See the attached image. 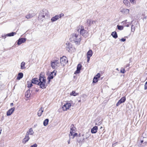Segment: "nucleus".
I'll return each mask as SVG.
<instances>
[{
	"label": "nucleus",
	"instance_id": "29",
	"mask_svg": "<svg viewBox=\"0 0 147 147\" xmlns=\"http://www.w3.org/2000/svg\"><path fill=\"white\" fill-rule=\"evenodd\" d=\"M30 90H28L25 93V96L27 98H29L30 96Z\"/></svg>",
	"mask_w": 147,
	"mask_h": 147
},
{
	"label": "nucleus",
	"instance_id": "27",
	"mask_svg": "<svg viewBox=\"0 0 147 147\" xmlns=\"http://www.w3.org/2000/svg\"><path fill=\"white\" fill-rule=\"evenodd\" d=\"M92 55V52L91 50H89L87 53V57H91Z\"/></svg>",
	"mask_w": 147,
	"mask_h": 147
},
{
	"label": "nucleus",
	"instance_id": "42",
	"mask_svg": "<svg viewBox=\"0 0 147 147\" xmlns=\"http://www.w3.org/2000/svg\"><path fill=\"white\" fill-rule=\"evenodd\" d=\"M37 144H35L34 145L31 146L30 147H37Z\"/></svg>",
	"mask_w": 147,
	"mask_h": 147
},
{
	"label": "nucleus",
	"instance_id": "25",
	"mask_svg": "<svg viewBox=\"0 0 147 147\" xmlns=\"http://www.w3.org/2000/svg\"><path fill=\"white\" fill-rule=\"evenodd\" d=\"M43 112V109L42 107H41L40 109L37 113V115L38 116H40L41 115L42 113Z\"/></svg>",
	"mask_w": 147,
	"mask_h": 147
},
{
	"label": "nucleus",
	"instance_id": "9",
	"mask_svg": "<svg viewBox=\"0 0 147 147\" xmlns=\"http://www.w3.org/2000/svg\"><path fill=\"white\" fill-rule=\"evenodd\" d=\"M129 9L125 8L120 9V12L124 15H127L129 13Z\"/></svg>",
	"mask_w": 147,
	"mask_h": 147
},
{
	"label": "nucleus",
	"instance_id": "24",
	"mask_svg": "<svg viewBox=\"0 0 147 147\" xmlns=\"http://www.w3.org/2000/svg\"><path fill=\"white\" fill-rule=\"evenodd\" d=\"M59 19L58 18V15H56L55 16L53 17L51 19L52 22H53Z\"/></svg>",
	"mask_w": 147,
	"mask_h": 147
},
{
	"label": "nucleus",
	"instance_id": "31",
	"mask_svg": "<svg viewBox=\"0 0 147 147\" xmlns=\"http://www.w3.org/2000/svg\"><path fill=\"white\" fill-rule=\"evenodd\" d=\"M25 63L24 62H22L21 63V69H25Z\"/></svg>",
	"mask_w": 147,
	"mask_h": 147
},
{
	"label": "nucleus",
	"instance_id": "47",
	"mask_svg": "<svg viewBox=\"0 0 147 147\" xmlns=\"http://www.w3.org/2000/svg\"><path fill=\"white\" fill-rule=\"evenodd\" d=\"M10 105L11 107H12L13 106V103H11Z\"/></svg>",
	"mask_w": 147,
	"mask_h": 147
},
{
	"label": "nucleus",
	"instance_id": "43",
	"mask_svg": "<svg viewBox=\"0 0 147 147\" xmlns=\"http://www.w3.org/2000/svg\"><path fill=\"white\" fill-rule=\"evenodd\" d=\"M126 39L124 38H122L120 40L122 42H124L125 40Z\"/></svg>",
	"mask_w": 147,
	"mask_h": 147
},
{
	"label": "nucleus",
	"instance_id": "12",
	"mask_svg": "<svg viewBox=\"0 0 147 147\" xmlns=\"http://www.w3.org/2000/svg\"><path fill=\"white\" fill-rule=\"evenodd\" d=\"M126 100V98L125 97H123L120 100H119L118 102L116 104V106H118L122 103L125 102Z\"/></svg>",
	"mask_w": 147,
	"mask_h": 147
},
{
	"label": "nucleus",
	"instance_id": "49",
	"mask_svg": "<svg viewBox=\"0 0 147 147\" xmlns=\"http://www.w3.org/2000/svg\"><path fill=\"white\" fill-rule=\"evenodd\" d=\"M129 66V64H127V65H126V67H128Z\"/></svg>",
	"mask_w": 147,
	"mask_h": 147
},
{
	"label": "nucleus",
	"instance_id": "8",
	"mask_svg": "<svg viewBox=\"0 0 147 147\" xmlns=\"http://www.w3.org/2000/svg\"><path fill=\"white\" fill-rule=\"evenodd\" d=\"M60 61L61 64L64 65L68 62V61L66 57L63 56L62 57H61Z\"/></svg>",
	"mask_w": 147,
	"mask_h": 147
},
{
	"label": "nucleus",
	"instance_id": "48",
	"mask_svg": "<svg viewBox=\"0 0 147 147\" xmlns=\"http://www.w3.org/2000/svg\"><path fill=\"white\" fill-rule=\"evenodd\" d=\"M70 140H69L68 141V144H70Z\"/></svg>",
	"mask_w": 147,
	"mask_h": 147
},
{
	"label": "nucleus",
	"instance_id": "14",
	"mask_svg": "<svg viewBox=\"0 0 147 147\" xmlns=\"http://www.w3.org/2000/svg\"><path fill=\"white\" fill-rule=\"evenodd\" d=\"M15 109V107H12L7 112V116L10 115L14 112Z\"/></svg>",
	"mask_w": 147,
	"mask_h": 147
},
{
	"label": "nucleus",
	"instance_id": "36",
	"mask_svg": "<svg viewBox=\"0 0 147 147\" xmlns=\"http://www.w3.org/2000/svg\"><path fill=\"white\" fill-rule=\"evenodd\" d=\"M28 87L30 88L32 86V83L30 82H28L27 83Z\"/></svg>",
	"mask_w": 147,
	"mask_h": 147
},
{
	"label": "nucleus",
	"instance_id": "32",
	"mask_svg": "<svg viewBox=\"0 0 147 147\" xmlns=\"http://www.w3.org/2000/svg\"><path fill=\"white\" fill-rule=\"evenodd\" d=\"M111 35L113 37H117V33L115 31L113 32L111 34Z\"/></svg>",
	"mask_w": 147,
	"mask_h": 147
},
{
	"label": "nucleus",
	"instance_id": "26",
	"mask_svg": "<svg viewBox=\"0 0 147 147\" xmlns=\"http://www.w3.org/2000/svg\"><path fill=\"white\" fill-rule=\"evenodd\" d=\"M124 4L127 7H129L130 5V3L127 0H124L123 1Z\"/></svg>",
	"mask_w": 147,
	"mask_h": 147
},
{
	"label": "nucleus",
	"instance_id": "15",
	"mask_svg": "<svg viewBox=\"0 0 147 147\" xmlns=\"http://www.w3.org/2000/svg\"><path fill=\"white\" fill-rule=\"evenodd\" d=\"M100 76V74L98 73L94 78L93 80V82L96 83L98 81V78H99Z\"/></svg>",
	"mask_w": 147,
	"mask_h": 147
},
{
	"label": "nucleus",
	"instance_id": "51",
	"mask_svg": "<svg viewBox=\"0 0 147 147\" xmlns=\"http://www.w3.org/2000/svg\"><path fill=\"white\" fill-rule=\"evenodd\" d=\"M116 69L117 70V71H119V69H118V68H117V69Z\"/></svg>",
	"mask_w": 147,
	"mask_h": 147
},
{
	"label": "nucleus",
	"instance_id": "1",
	"mask_svg": "<svg viewBox=\"0 0 147 147\" xmlns=\"http://www.w3.org/2000/svg\"><path fill=\"white\" fill-rule=\"evenodd\" d=\"M39 81L38 83V85L42 89L46 88L47 86V84H46V78L42 75L40 74L39 78Z\"/></svg>",
	"mask_w": 147,
	"mask_h": 147
},
{
	"label": "nucleus",
	"instance_id": "46",
	"mask_svg": "<svg viewBox=\"0 0 147 147\" xmlns=\"http://www.w3.org/2000/svg\"><path fill=\"white\" fill-rule=\"evenodd\" d=\"M82 135H81L80 134H79V136H78V137H80H80H82Z\"/></svg>",
	"mask_w": 147,
	"mask_h": 147
},
{
	"label": "nucleus",
	"instance_id": "17",
	"mask_svg": "<svg viewBox=\"0 0 147 147\" xmlns=\"http://www.w3.org/2000/svg\"><path fill=\"white\" fill-rule=\"evenodd\" d=\"M39 81V79L37 78H33L32 80V83L38 85V83Z\"/></svg>",
	"mask_w": 147,
	"mask_h": 147
},
{
	"label": "nucleus",
	"instance_id": "4",
	"mask_svg": "<svg viewBox=\"0 0 147 147\" xmlns=\"http://www.w3.org/2000/svg\"><path fill=\"white\" fill-rule=\"evenodd\" d=\"M59 65L60 64L58 59H54L51 61V66L52 68H56L57 67H58Z\"/></svg>",
	"mask_w": 147,
	"mask_h": 147
},
{
	"label": "nucleus",
	"instance_id": "56",
	"mask_svg": "<svg viewBox=\"0 0 147 147\" xmlns=\"http://www.w3.org/2000/svg\"><path fill=\"white\" fill-rule=\"evenodd\" d=\"M128 26H129L128 25H127V27Z\"/></svg>",
	"mask_w": 147,
	"mask_h": 147
},
{
	"label": "nucleus",
	"instance_id": "37",
	"mask_svg": "<svg viewBox=\"0 0 147 147\" xmlns=\"http://www.w3.org/2000/svg\"><path fill=\"white\" fill-rule=\"evenodd\" d=\"M135 28L134 26L132 25L131 27V31L132 32H134L135 30Z\"/></svg>",
	"mask_w": 147,
	"mask_h": 147
},
{
	"label": "nucleus",
	"instance_id": "52",
	"mask_svg": "<svg viewBox=\"0 0 147 147\" xmlns=\"http://www.w3.org/2000/svg\"><path fill=\"white\" fill-rule=\"evenodd\" d=\"M114 38H116L117 37H114Z\"/></svg>",
	"mask_w": 147,
	"mask_h": 147
},
{
	"label": "nucleus",
	"instance_id": "55",
	"mask_svg": "<svg viewBox=\"0 0 147 147\" xmlns=\"http://www.w3.org/2000/svg\"><path fill=\"white\" fill-rule=\"evenodd\" d=\"M36 91H38V90H36Z\"/></svg>",
	"mask_w": 147,
	"mask_h": 147
},
{
	"label": "nucleus",
	"instance_id": "7",
	"mask_svg": "<svg viewBox=\"0 0 147 147\" xmlns=\"http://www.w3.org/2000/svg\"><path fill=\"white\" fill-rule=\"evenodd\" d=\"M67 45L66 47L67 50L69 52H72L74 51L75 49L74 47L72 46V45L69 43H66Z\"/></svg>",
	"mask_w": 147,
	"mask_h": 147
},
{
	"label": "nucleus",
	"instance_id": "45",
	"mask_svg": "<svg viewBox=\"0 0 147 147\" xmlns=\"http://www.w3.org/2000/svg\"><path fill=\"white\" fill-rule=\"evenodd\" d=\"M90 57H87V62H88L89 60H90Z\"/></svg>",
	"mask_w": 147,
	"mask_h": 147
},
{
	"label": "nucleus",
	"instance_id": "44",
	"mask_svg": "<svg viewBox=\"0 0 147 147\" xmlns=\"http://www.w3.org/2000/svg\"><path fill=\"white\" fill-rule=\"evenodd\" d=\"M72 37H77L78 36H77L76 34L75 33H74L72 34Z\"/></svg>",
	"mask_w": 147,
	"mask_h": 147
},
{
	"label": "nucleus",
	"instance_id": "2",
	"mask_svg": "<svg viewBox=\"0 0 147 147\" xmlns=\"http://www.w3.org/2000/svg\"><path fill=\"white\" fill-rule=\"evenodd\" d=\"M76 128L74 126V125L72 124L70 126V131L69 134V136L70 139V138L73 139L74 137L78 135L77 133H75Z\"/></svg>",
	"mask_w": 147,
	"mask_h": 147
},
{
	"label": "nucleus",
	"instance_id": "10",
	"mask_svg": "<svg viewBox=\"0 0 147 147\" xmlns=\"http://www.w3.org/2000/svg\"><path fill=\"white\" fill-rule=\"evenodd\" d=\"M71 104L69 103H67L63 106L62 109L63 111H66L71 107Z\"/></svg>",
	"mask_w": 147,
	"mask_h": 147
},
{
	"label": "nucleus",
	"instance_id": "5",
	"mask_svg": "<svg viewBox=\"0 0 147 147\" xmlns=\"http://www.w3.org/2000/svg\"><path fill=\"white\" fill-rule=\"evenodd\" d=\"M81 39L80 37H70L69 40L72 43H74L76 44H79Z\"/></svg>",
	"mask_w": 147,
	"mask_h": 147
},
{
	"label": "nucleus",
	"instance_id": "16",
	"mask_svg": "<svg viewBox=\"0 0 147 147\" xmlns=\"http://www.w3.org/2000/svg\"><path fill=\"white\" fill-rule=\"evenodd\" d=\"M96 22L94 20H87V24L89 26H90L92 24H95Z\"/></svg>",
	"mask_w": 147,
	"mask_h": 147
},
{
	"label": "nucleus",
	"instance_id": "30",
	"mask_svg": "<svg viewBox=\"0 0 147 147\" xmlns=\"http://www.w3.org/2000/svg\"><path fill=\"white\" fill-rule=\"evenodd\" d=\"M49 120L48 119H45L43 122V125L44 126H47Z\"/></svg>",
	"mask_w": 147,
	"mask_h": 147
},
{
	"label": "nucleus",
	"instance_id": "23",
	"mask_svg": "<svg viewBox=\"0 0 147 147\" xmlns=\"http://www.w3.org/2000/svg\"><path fill=\"white\" fill-rule=\"evenodd\" d=\"M30 139V137L27 134H26L25 138L23 139V143H25L27 142Z\"/></svg>",
	"mask_w": 147,
	"mask_h": 147
},
{
	"label": "nucleus",
	"instance_id": "20",
	"mask_svg": "<svg viewBox=\"0 0 147 147\" xmlns=\"http://www.w3.org/2000/svg\"><path fill=\"white\" fill-rule=\"evenodd\" d=\"M82 65L80 64H78L77 66V70L75 71V73L77 74H79L80 72V70L81 68Z\"/></svg>",
	"mask_w": 147,
	"mask_h": 147
},
{
	"label": "nucleus",
	"instance_id": "33",
	"mask_svg": "<svg viewBox=\"0 0 147 147\" xmlns=\"http://www.w3.org/2000/svg\"><path fill=\"white\" fill-rule=\"evenodd\" d=\"M117 28L119 30H121L123 29V27L122 26H117Z\"/></svg>",
	"mask_w": 147,
	"mask_h": 147
},
{
	"label": "nucleus",
	"instance_id": "54",
	"mask_svg": "<svg viewBox=\"0 0 147 147\" xmlns=\"http://www.w3.org/2000/svg\"><path fill=\"white\" fill-rule=\"evenodd\" d=\"M144 134H143V136H144Z\"/></svg>",
	"mask_w": 147,
	"mask_h": 147
},
{
	"label": "nucleus",
	"instance_id": "38",
	"mask_svg": "<svg viewBox=\"0 0 147 147\" xmlns=\"http://www.w3.org/2000/svg\"><path fill=\"white\" fill-rule=\"evenodd\" d=\"M125 69L123 68H121L120 70V72L123 74L125 73Z\"/></svg>",
	"mask_w": 147,
	"mask_h": 147
},
{
	"label": "nucleus",
	"instance_id": "40",
	"mask_svg": "<svg viewBox=\"0 0 147 147\" xmlns=\"http://www.w3.org/2000/svg\"><path fill=\"white\" fill-rule=\"evenodd\" d=\"M130 2L132 3V4H134L135 3V0H129Z\"/></svg>",
	"mask_w": 147,
	"mask_h": 147
},
{
	"label": "nucleus",
	"instance_id": "3",
	"mask_svg": "<svg viewBox=\"0 0 147 147\" xmlns=\"http://www.w3.org/2000/svg\"><path fill=\"white\" fill-rule=\"evenodd\" d=\"M48 14V11L45 9H43L40 11L38 18L41 19L43 18H46L45 16L47 17Z\"/></svg>",
	"mask_w": 147,
	"mask_h": 147
},
{
	"label": "nucleus",
	"instance_id": "39",
	"mask_svg": "<svg viewBox=\"0 0 147 147\" xmlns=\"http://www.w3.org/2000/svg\"><path fill=\"white\" fill-rule=\"evenodd\" d=\"M58 15V18H61L62 17H63L64 16V14L63 13H61L60 15Z\"/></svg>",
	"mask_w": 147,
	"mask_h": 147
},
{
	"label": "nucleus",
	"instance_id": "35",
	"mask_svg": "<svg viewBox=\"0 0 147 147\" xmlns=\"http://www.w3.org/2000/svg\"><path fill=\"white\" fill-rule=\"evenodd\" d=\"M77 93H76L75 91H73L70 94L71 95H73L74 96H76L77 95Z\"/></svg>",
	"mask_w": 147,
	"mask_h": 147
},
{
	"label": "nucleus",
	"instance_id": "11",
	"mask_svg": "<svg viewBox=\"0 0 147 147\" xmlns=\"http://www.w3.org/2000/svg\"><path fill=\"white\" fill-rule=\"evenodd\" d=\"M56 74V71H55V70L51 72V74L47 78L49 80L48 82H49L50 81V80L53 79L54 76H55Z\"/></svg>",
	"mask_w": 147,
	"mask_h": 147
},
{
	"label": "nucleus",
	"instance_id": "34",
	"mask_svg": "<svg viewBox=\"0 0 147 147\" xmlns=\"http://www.w3.org/2000/svg\"><path fill=\"white\" fill-rule=\"evenodd\" d=\"M32 17H33V16H32V15H31L30 14H29L27 15L26 16V18L27 19H28L30 18H32Z\"/></svg>",
	"mask_w": 147,
	"mask_h": 147
},
{
	"label": "nucleus",
	"instance_id": "21",
	"mask_svg": "<svg viewBox=\"0 0 147 147\" xmlns=\"http://www.w3.org/2000/svg\"><path fill=\"white\" fill-rule=\"evenodd\" d=\"M34 132L33 131V129L32 128H30L28 130V131H27L26 134L29 136V135H32L33 134Z\"/></svg>",
	"mask_w": 147,
	"mask_h": 147
},
{
	"label": "nucleus",
	"instance_id": "19",
	"mask_svg": "<svg viewBox=\"0 0 147 147\" xmlns=\"http://www.w3.org/2000/svg\"><path fill=\"white\" fill-rule=\"evenodd\" d=\"M16 34V32H12L11 33L7 34H4V35H3L2 36V37H6V36H13L15 34Z\"/></svg>",
	"mask_w": 147,
	"mask_h": 147
},
{
	"label": "nucleus",
	"instance_id": "53",
	"mask_svg": "<svg viewBox=\"0 0 147 147\" xmlns=\"http://www.w3.org/2000/svg\"><path fill=\"white\" fill-rule=\"evenodd\" d=\"M115 144H113V145Z\"/></svg>",
	"mask_w": 147,
	"mask_h": 147
},
{
	"label": "nucleus",
	"instance_id": "50",
	"mask_svg": "<svg viewBox=\"0 0 147 147\" xmlns=\"http://www.w3.org/2000/svg\"><path fill=\"white\" fill-rule=\"evenodd\" d=\"M127 21V20H125V21H123V22H123V23H125V22H126Z\"/></svg>",
	"mask_w": 147,
	"mask_h": 147
},
{
	"label": "nucleus",
	"instance_id": "18",
	"mask_svg": "<svg viewBox=\"0 0 147 147\" xmlns=\"http://www.w3.org/2000/svg\"><path fill=\"white\" fill-rule=\"evenodd\" d=\"M84 135H82V137H78L77 141L79 143H82L83 141L84 140V138L83 137Z\"/></svg>",
	"mask_w": 147,
	"mask_h": 147
},
{
	"label": "nucleus",
	"instance_id": "6",
	"mask_svg": "<svg viewBox=\"0 0 147 147\" xmlns=\"http://www.w3.org/2000/svg\"><path fill=\"white\" fill-rule=\"evenodd\" d=\"M80 30V34L82 36H85L87 35L88 32L87 31L84 29V27L83 26H79V29L78 30V32L79 31V30Z\"/></svg>",
	"mask_w": 147,
	"mask_h": 147
},
{
	"label": "nucleus",
	"instance_id": "41",
	"mask_svg": "<svg viewBox=\"0 0 147 147\" xmlns=\"http://www.w3.org/2000/svg\"><path fill=\"white\" fill-rule=\"evenodd\" d=\"M147 89V81L145 83L144 85V89L146 90Z\"/></svg>",
	"mask_w": 147,
	"mask_h": 147
},
{
	"label": "nucleus",
	"instance_id": "28",
	"mask_svg": "<svg viewBox=\"0 0 147 147\" xmlns=\"http://www.w3.org/2000/svg\"><path fill=\"white\" fill-rule=\"evenodd\" d=\"M23 76V74L22 73H20L18 74V76L17 78V79L20 80L22 78Z\"/></svg>",
	"mask_w": 147,
	"mask_h": 147
},
{
	"label": "nucleus",
	"instance_id": "13",
	"mask_svg": "<svg viewBox=\"0 0 147 147\" xmlns=\"http://www.w3.org/2000/svg\"><path fill=\"white\" fill-rule=\"evenodd\" d=\"M26 40V38H20L18 41L17 44L18 45L21 44L22 43L24 42Z\"/></svg>",
	"mask_w": 147,
	"mask_h": 147
},
{
	"label": "nucleus",
	"instance_id": "22",
	"mask_svg": "<svg viewBox=\"0 0 147 147\" xmlns=\"http://www.w3.org/2000/svg\"><path fill=\"white\" fill-rule=\"evenodd\" d=\"M98 127L97 126L93 127L91 129V132L92 134L96 133L97 131Z\"/></svg>",
	"mask_w": 147,
	"mask_h": 147
}]
</instances>
